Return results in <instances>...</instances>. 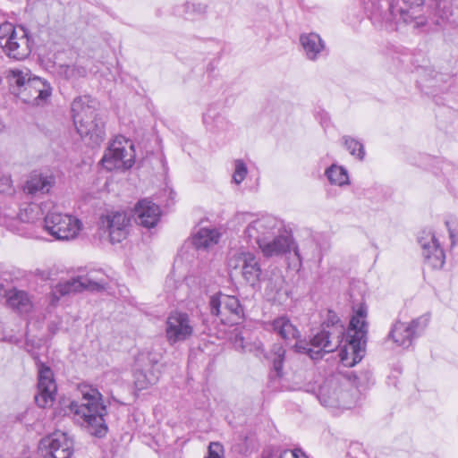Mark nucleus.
Instances as JSON below:
<instances>
[{
  "label": "nucleus",
  "instance_id": "nucleus-24",
  "mask_svg": "<svg viewBox=\"0 0 458 458\" xmlns=\"http://www.w3.org/2000/svg\"><path fill=\"white\" fill-rule=\"evenodd\" d=\"M55 182V179L51 174L41 173H32L27 180L23 191L31 196H40L50 191Z\"/></svg>",
  "mask_w": 458,
  "mask_h": 458
},
{
  "label": "nucleus",
  "instance_id": "nucleus-5",
  "mask_svg": "<svg viewBox=\"0 0 458 458\" xmlns=\"http://www.w3.org/2000/svg\"><path fill=\"white\" fill-rule=\"evenodd\" d=\"M98 273H89L86 276L73 277L70 280L61 281L52 287L51 304L55 305L60 298L81 293L83 291H100L104 290L107 284L106 278L101 276H97Z\"/></svg>",
  "mask_w": 458,
  "mask_h": 458
},
{
  "label": "nucleus",
  "instance_id": "nucleus-2",
  "mask_svg": "<svg viewBox=\"0 0 458 458\" xmlns=\"http://www.w3.org/2000/svg\"><path fill=\"white\" fill-rule=\"evenodd\" d=\"M81 403L72 401L69 405L74 420L85 427L91 435L104 437L107 432V426L104 419L106 407L102 402V394L97 388L89 386H81Z\"/></svg>",
  "mask_w": 458,
  "mask_h": 458
},
{
  "label": "nucleus",
  "instance_id": "nucleus-18",
  "mask_svg": "<svg viewBox=\"0 0 458 458\" xmlns=\"http://www.w3.org/2000/svg\"><path fill=\"white\" fill-rule=\"evenodd\" d=\"M2 48L11 58L22 60L28 57L31 53V41L28 30L24 27L19 26L17 33L9 36Z\"/></svg>",
  "mask_w": 458,
  "mask_h": 458
},
{
  "label": "nucleus",
  "instance_id": "nucleus-10",
  "mask_svg": "<svg viewBox=\"0 0 458 458\" xmlns=\"http://www.w3.org/2000/svg\"><path fill=\"white\" fill-rule=\"evenodd\" d=\"M341 340L336 338L333 339L331 335L327 330L321 328L315 334L310 343L299 341L295 344L296 352L300 353L308 354L312 360H318L322 358V353H329L336 350L340 344Z\"/></svg>",
  "mask_w": 458,
  "mask_h": 458
},
{
  "label": "nucleus",
  "instance_id": "nucleus-11",
  "mask_svg": "<svg viewBox=\"0 0 458 458\" xmlns=\"http://www.w3.org/2000/svg\"><path fill=\"white\" fill-rule=\"evenodd\" d=\"M131 218L125 212L112 211L100 217L99 230L112 244L122 242L128 234Z\"/></svg>",
  "mask_w": 458,
  "mask_h": 458
},
{
  "label": "nucleus",
  "instance_id": "nucleus-9",
  "mask_svg": "<svg viewBox=\"0 0 458 458\" xmlns=\"http://www.w3.org/2000/svg\"><path fill=\"white\" fill-rule=\"evenodd\" d=\"M429 322L428 314L422 315L412 319L410 323L396 321L389 334L388 337L392 339L397 345L403 348L410 347L413 341L420 336Z\"/></svg>",
  "mask_w": 458,
  "mask_h": 458
},
{
  "label": "nucleus",
  "instance_id": "nucleus-43",
  "mask_svg": "<svg viewBox=\"0 0 458 458\" xmlns=\"http://www.w3.org/2000/svg\"><path fill=\"white\" fill-rule=\"evenodd\" d=\"M445 225L449 233L451 243L454 245L458 241V222L455 219H450L445 221Z\"/></svg>",
  "mask_w": 458,
  "mask_h": 458
},
{
  "label": "nucleus",
  "instance_id": "nucleus-25",
  "mask_svg": "<svg viewBox=\"0 0 458 458\" xmlns=\"http://www.w3.org/2000/svg\"><path fill=\"white\" fill-rule=\"evenodd\" d=\"M300 42L306 58L310 61L318 60L326 50L325 41L315 32L301 34Z\"/></svg>",
  "mask_w": 458,
  "mask_h": 458
},
{
  "label": "nucleus",
  "instance_id": "nucleus-4",
  "mask_svg": "<svg viewBox=\"0 0 458 458\" xmlns=\"http://www.w3.org/2000/svg\"><path fill=\"white\" fill-rule=\"evenodd\" d=\"M228 268L231 275L240 274L244 281L255 286L262 277L259 258L247 250H233L228 254Z\"/></svg>",
  "mask_w": 458,
  "mask_h": 458
},
{
  "label": "nucleus",
  "instance_id": "nucleus-17",
  "mask_svg": "<svg viewBox=\"0 0 458 458\" xmlns=\"http://www.w3.org/2000/svg\"><path fill=\"white\" fill-rule=\"evenodd\" d=\"M98 103L89 96H80L73 99L71 106L73 124H79L81 131L87 134L85 120L100 117L97 113Z\"/></svg>",
  "mask_w": 458,
  "mask_h": 458
},
{
  "label": "nucleus",
  "instance_id": "nucleus-15",
  "mask_svg": "<svg viewBox=\"0 0 458 458\" xmlns=\"http://www.w3.org/2000/svg\"><path fill=\"white\" fill-rule=\"evenodd\" d=\"M193 333V325L187 313L172 312L166 319L165 334L170 344L185 341Z\"/></svg>",
  "mask_w": 458,
  "mask_h": 458
},
{
  "label": "nucleus",
  "instance_id": "nucleus-20",
  "mask_svg": "<svg viewBox=\"0 0 458 458\" xmlns=\"http://www.w3.org/2000/svg\"><path fill=\"white\" fill-rule=\"evenodd\" d=\"M259 249L263 255L267 258L284 255L293 250L294 255L301 261L298 247L295 245L293 237L290 235H275L271 239L265 240L264 243L259 246Z\"/></svg>",
  "mask_w": 458,
  "mask_h": 458
},
{
  "label": "nucleus",
  "instance_id": "nucleus-26",
  "mask_svg": "<svg viewBox=\"0 0 458 458\" xmlns=\"http://www.w3.org/2000/svg\"><path fill=\"white\" fill-rule=\"evenodd\" d=\"M352 310L354 314L351 318L350 327L352 330H354L355 333L351 339L355 338L360 343L361 339L366 335L368 331V324L366 321L368 310L367 306L361 302L354 306Z\"/></svg>",
  "mask_w": 458,
  "mask_h": 458
},
{
  "label": "nucleus",
  "instance_id": "nucleus-33",
  "mask_svg": "<svg viewBox=\"0 0 458 458\" xmlns=\"http://www.w3.org/2000/svg\"><path fill=\"white\" fill-rule=\"evenodd\" d=\"M325 176L332 185L344 187L350 184L347 170L336 164L331 165L325 170Z\"/></svg>",
  "mask_w": 458,
  "mask_h": 458
},
{
  "label": "nucleus",
  "instance_id": "nucleus-21",
  "mask_svg": "<svg viewBox=\"0 0 458 458\" xmlns=\"http://www.w3.org/2000/svg\"><path fill=\"white\" fill-rule=\"evenodd\" d=\"M202 122L207 131L212 133H221L231 129V122L225 115V109L216 104L208 106L203 113Z\"/></svg>",
  "mask_w": 458,
  "mask_h": 458
},
{
  "label": "nucleus",
  "instance_id": "nucleus-42",
  "mask_svg": "<svg viewBox=\"0 0 458 458\" xmlns=\"http://www.w3.org/2000/svg\"><path fill=\"white\" fill-rule=\"evenodd\" d=\"M225 449L219 442H210L208 448V455L204 458H224Z\"/></svg>",
  "mask_w": 458,
  "mask_h": 458
},
{
  "label": "nucleus",
  "instance_id": "nucleus-32",
  "mask_svg": "<svg viewBox=\"0 0 458 458\" xmlns=\"http://www.w3.org/2000/svg\"><path fill=\"white\" fill-rule=\"evenodd\" d=\"M321 328L327 330L333 339L336 338L337 340H341V342L343 341L344 327L335 311L331 310L327 311V316L321 325Z\"/></svg>",
  "mask_w": 458,
  "mask_h": 458
},
{
  "label": "nucleus",
  "instance_id": "nucleus-37",
  "mask_svg": "<svg viewBox=\"0 0 458 458\" xmlns=\"http://www.w3.org/2000/svg\"><path fill=\"white\" fill-rule=\"evenodd\" d=\"M284 357V348L279 344H275L271 348L268 359L272 363L273 369L276 371V376L278 377L282 376Z\"/></svg>",
  "mask_w": 458,
  "mask_h": 458
},
{
  "label": "nucleus",
  "instance_id": "nucleus-46",
  "mask_svg": "<svg viewBox=\"0 0 458 458\" xmlns=\"http://www.w3.org/2000/svg\"><path fill=\"white\" fill-rule=\"evenodd\" d=\"M35 275L41 280L47 281L51 279L52 273L48 269H37Z\"/></svg>",
  "mask_w": 458,
  "mask_h": 458
},
{
  "label": "nucleus",
  "instance_id": "nucleus-1",
  "mask_svg": "<svg viewBox=\"0 0 458 458\" xmlns=\"http://www.w3.org/2000/svg\"><path fill=\"white\" fill-rule=\"evenodd\" d=\"M426 0H379L372 2L370 21L378 30H398L400 25L414 30L424 28L428 18L423 9Z\"/></svg>",
  "mask_w": 458,
  "mask_h": 458
},
{
  "label": "nucleus",
  "instance_id": "nucleus-23",
  "mask_svg": "<svg viewBox=\"0 0 458 458\" xmlns=\"http://www.w3.org/2000/svg\"><path fill=\"white\" fill-rule=\"evenodd\" d=\"M84 125L87 134L81 131L79 124H74L81 140L91 148L99 146L105 139V123L102 118L85 120Z\"/></svg>",
  "mask_w": 458,
  "mask_h": 458
},
{
  "label": "nucleus",
  "instance_id": "nucleus-22",
  "mask_svg": "<svg viewBox=\"0 0 458 458\" xmlns=\"http://www.w3.org/2000/svg\"><path fill=\"white\" fill-rule=\"evenodd\" d=\"M159 217V207L148 199L140 200L134 208L133 218L138 225L143 227H155Z\"/></svg>",
  "mask_w": 458,
  "mask_h": 458
},
{
  "label": "nucleus",
  "instance_id": "nucleus-34",
  "mask_svg": "<svg viewBox=\"0 0 458 458\" xmlns=\"http://www.w3.org/2000/svg\"><path fill=\"white\" fill-rule=\"evenodd\" d=\"M43 215L41 207L36 203H25L19 207V222L33 224L39 221Z\"/></svg>",
  "mask_w": 458,
  "mask_h": 458
},
{
  "label": "nucleus",
  "instance_id": "nucleus-41",
  "mask_svg": "<svg viewBox=\"0 0 458 458\" xmlns=\"http://www.w3.org/2000/svg\"><path fill=\"white\" fill-rule=\"evenodd\" d=\"M17 28L11 22H4L0 24V47L4 46V42L8 39L9 36H13L17 33Z\"/></svg>",
  "mask_w": 458,
  "mask_h": 458
},
{
  "label": "nucleus",
  "instance_id": "nucleus-40",
  "mask_svg": "<svg viewBox=\"0 0 458 458\" xmlns=\"http://www.w3.org/2000/svg\"><path fill=\"white\" fill-rule=\"evenodd\" d=\"M435 5L431 6L434 8L436 14L441 20H447L450 14V8L448 5V0H434Z\"/></svg>",
  "mask_w": 458,
  "mask_h": 458
},
{
  "label": "nucleus",
  "instance_id": "nucleus-7",
  "mask_svg": "<svg viewBox=\"0 0 458 458\" xmlns=\"http://www.w3.org/2000/svg\"><path fill=\"white\" fill-rule=\"evenodd\" d=\"M134 146L124 137H116L106 150L101 159L107 170L130 169L134 164Z\"/></svg>",
  "mask_w": 458,
  "mask_h": 458
},
{
  "label": "nucleus",
  "instance_id": "nucleus-16",
  "mask_svg": "<svg viewBox=\"0 0 458 458\" xmlns=\"http://www.w3.org/2000/svg\"><path fill=\"white\" fill-rule=\"evenodd\" d=\"M419 243L425 263L434 269L442 268L445 261V255L434 233L422 231L419 236Z\"/></svg>",
  "mask_w": 458,
  "mask_h": 458
},
{
  "label": "nucleus",
  "instance_id": "nucleus-8",
  "mask_svg": "<svg viewBox=\"0 0 458 458\" xmlns=\"http://www.w3.org/2000/svg\"><path fill=\"white\" fill-rule=\"evenodd\" d=\"M209 308L211 314L219 317L223 324H238L243 316L239 300L233 295L218 293L210 296Z\"/></svg>",
  "mask_w": 458,
  "mask_h": 458
},
{
  "label": "nucleus",
  "instance_id": "nucleus-12",
  "mask_svg": "<svg viewBox=\"0 0 458 458\" xmlns=\"http://www.w3.org/2000/svg\"><path fill=\"white\" fill-rule=\"evenodd\" d=\"M38 394L35 395V402L40 408L50 407L55 402L57 391L53 371L44 363H38Z\"/></svg>",
  "mask_w": 458,
  "mask_h": 458
},
{
  "label": "nucleus",
  "instance_id": "nucleus-39",
  "mask_svg": "<svg viewBox=\"0 0 458 458\" xmlns=\"http://www.w3.org/2000/svg\"><path fill=\"white\" fill-rule=\"evenodd\" d=\"M248 174L247 165L245 163L241 160L237 159L234 161V171L233 174V182L236 184H241L243 180L245 179L246 175Z\"/></svg>",
  "mask_w": 458,
  "mask_h": 458
},
{
  "label": "nucleus",
  "instance_id": "nucleus-27",
  "mask_svg": "<svg viewBox=\"0 0 458 458\" xmlns=\"http://www.w3.org/2000/svg\"><path fill=\"white\" fill-rule=\"evenodd\" d=\"M360 345V343L353 338L349 341L348 345L340 350V360L344 367H353L361 360L362 350Z\"/></svg>",
  "mask_w": 458,
  "mask_h": 458
},
{
  "label": "nucleus",
  "instance_id": "nucleus-47",
  "mask_svg": "<svg viewBox=\"0 0 458 458\" xmlns=\"http://www.w3.org/2000/svg\"><path fill=\"white\" fill-rule=\"evenodd\" d=\"M298 450H284L280 454L279 458H301L300 455L298 454Z\"/></svg>",
  "mask_w": 458,
  "mask_h": 458
},
{
  "label": "nucleus",
  "instance_id": "nucleus-13",
  "mask_svg": "<svg viewBox=\"0 0 458 458\" xmlns=\"http://www.w3.org/2000/svg\"><path fill=\"white\" fill-rule=\"evenodd\" d=\"M280 225V222L275 216L266 215L250 223L244 233L250 242L257 243L259 247L265 240L276 235Z\"/></svg>",
  "mask_w": 458,
  "mask_h": 458
},
{
  "label": "nucleus",
  "instance_id": "nucleus-3",
  "mask_svg": "<svg viewBox=\"0 0 458 458\" xmlns=\"http://www.w3.org/2000/svg\"><path fill=\"white\" fill-rule=\"evenodd\" d=\"M9 80L12 93L24 103L40 106L51 96L50 84L40 77L32 76L27 68L12 70Z\"/></svg>",
  "mask_w": 458,
  "mask_h": 458
},
{
  "label": "nucleus",
  "instance_id": "nucleus-45",
  "mask_svg": "<svg viewBox=\"0 0 458 458\" xmlns=\"http://www.w3.org/2000/svg\"><path fill=\"white\" fill-rule=\"evenodd\" d=\"M12 191L11 179L9 177H2L0 179V192L10 193Z\"/></svg>",
  "mask_w": 458,
  "mask_h": 458
},
{
  "label": "nucleus",
  "instance_id": "nucleus-28",
  "mask_svg": "<svg viewBox=\"0 0 458 458\" xmlns=\"http://www.w3.org/2000/svg\"><path fill=\"white\" fill-rule=\"evenodd\" d=\"M272 330L284 340L296 339L299 331L287 316H280L270 323Z\"/></svg>",
  "mask_w": 458,
  "mask_h": 458
},
{
  "label": "nucleus",
  "instance_id": "nucleus-19",
  "mask_svg": "<svg viewBox=\"0 0 458 458\" xmlns=\"http://www.w3.org/2000/svg\"><path fill=\"white\" fill-rule=\"evenodd\" d=\"M344 394L340 392L338 380L334 377L327 378L316 392L318 400L326 407H345Z\"/></svg>",
  "mask_w": 458,
  "mask_h": 458
},
{
  "label": "nucleus",
  "instance_id": "nucleus-6",
  "mask_svg": "<svg viewBox=\"0 0 458 458\" xmlns=\"http://www.w3.org/2000/svg\"><path fill=\"white\" fill-rule=\"evenodd\" d=\"M45 230L55 240L69 241L76 238L82 229V223L77 217L51 211L44 217Z\"/></svg>",
  "mask_w": 458,
  "mask_h": 458
},
{
  "label": "nucleus",
  "instance_id": "nucleus-31",
  "mask_svg": "<svg viewBox=\"0 0 458 458\" xmlns=\"http://www.w3.org/2000/svg\"><path fill=\"white\" fill-rule=\"evenodd\" d=\"M220 234L216 229L200 228L192 237L196 249L207 250L218 242Z\"/></svg>",
  "mask_w": 458,
  "mask_h": 458
},
{
  "label": "nucleus",
  "instance_id": "nucleus-35",
  "mask_svg": "<svg viewBox=\"0 0 458 458\" xmlns=\"http://www.w3.org/2000/svg\"><path fill=\"white\" fill-rule=\"evenodd\" d=\"M19 207L16 203H10L0 208V225L5 226L10 230L16 229V224L19 222Z\"/></svg>",
  "mask_w": 458,
  "mask_h": 458
},
{
  "label": "nucleus",
  "instance_id": "nucleus-30",
  "mask_svg": "<svg viewBox=\"0 0 458 458\" xmlns=\"http://www.w3.org/2000/svg\"><path fill=\"white\" fill-rule=\"evenodd\" d=\"M161 358V352L153 349H144L135 356L133 367L148 370L158 369L157 366Z\"/></svg>",
  "mask_w": 458,
  "mask_h": 458
},
{
  "label": "nucleus",
  "instance_id": "nucleus-36",
  "mask_svg": "<svg viewBox=\"0 0 458 458\" xmlns=\"http://www.w3.org/2000/svg\"><path fill=\"white\" fill-rule=\"evenodd\" d=\"M7 302L11 308L21 313L28 312L31 307L28 293L24 291H11L8 294Z\"/></svg>",
  "mask_w": 458,
  "mask_h": 458
},
{
  "label": "nucleus",
  "instance_id": "nucleus-29",
  "mask_svg": "<svg viewBox=\"0 0 458 458\" xmlns=\"http://www.w3.org/2000/svg\"><path fill=\"white\" fill-rule=\"evenodd\" d=\"M160 375L159 369H142L133 367V382L137 390H144L156 384Z\"/></svg>",
  "mask_w": 458,
  "mask_h": 458
},
{
  "label": "nucleus",
  "instance_id": "nucleus-44",
  "mask_svg": "<svg viewBox=\"0 0 458 458\" xmlns=\"http://www.w3.org/2000/svg\"><path fill=\"white\" fill-rule=\"evenodd\" d=\"M186 13L188 14L186 18H191V13L203 14L206 12L207 6L201 4H186L185 5Z\"/></svg>",
  "mask_w": 458,
  "mask_h": 458
},
{
  "label": "nucleus",
  "instance_id": "nucleus-14",
  "mask_svg": "<svg viewBox=\"0 0 458 458\" xmlns=\"http://www.w3.org/2000/svg\"><path fill=\"white\" fill-rule=\"evenodd\" d=\"M73 439L62 431H56L40 441L39 448L46 451V457L71 458L73 454Z\"/></svg>",
  "mask_w": 458,
  "mask_h": 458
},
{
  "label": "nucleus",
  "instance_id": "nucleus-38",
  "mask_svg": "<svg viewBox=\"0 0 458 458\" xmlns=\"http://www.w3.org/2000/svg\"><path fill=\"white\" fill-rule=\"evenodd\" d=\"M343 142L352 156L360 160H363L365 157V149L361 142L351 136H344Z\"/></svg>",
  "mask_w": 458,
  "mask_h": 458
}]
</instances>
